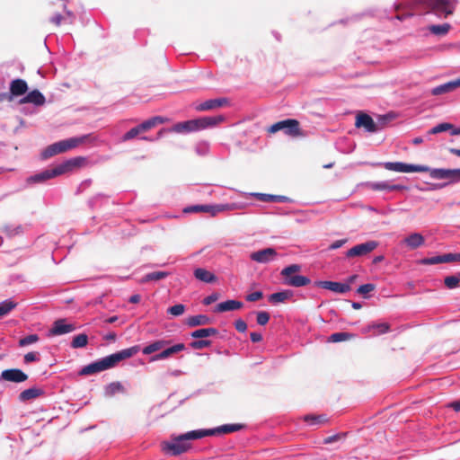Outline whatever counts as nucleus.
Segmentation results:
<instances>
[{"mask_svg": "<svg viewBox=\"0 0 460 460\" xmlns=\"http://www.w3.org/2000/svg\"><path fill=\"white\" fill-rule=\"evenodd\" d=\"M386 170L398 172H429L433 179L448 180L449 182L460 181V169H430L426 165L409 164L402 162L384 164Z\"/></svg>", "mask_w": 460, "mask_h": 460, "instance_id": "1", "label": "nucleus"}, {"mask_svg": "<svg viewBox=\"0 0 460 460\" xmlns=\"http://www.w3.org/2000/svg\"><path fill=\"white\" fill-rule=\"evenodd\" d=\"M139 346H133L118 351L116 353L111 354L105 358H101L100 360L93 362L83 367L80 371V375L87 376L111 368L118 365L120 361L129 358L136 355L139 351Z\"/></svg>", "mask_w": 460, "mask_h": 460, "instance_id": "2", "label": "nucleus"}, {"mask_svg": "<svg viewBox=\"0 0 460 460\" xmlns=\"http://www.w3.org/2000/svg\"><path fill=\"white\" fill-rule=\"evenodd\" d=\"M201 429L191 430L187 433L172 437V440L163 443V450L172 456H178L187 452L190 448L189 440L202 438Z\"/></svg>", "mask_w": 460, "mask_h": 460, "instance_id": "3", "label": "nucleus"}, {"mask_svg": "<svg viewBox=\"0 0 460 460\" xmlns=\"http://www.w3.org/2000/svg\"><path fill=\"white\" fill-rule=\"evenodd\" d=\"M223 121H225V117L223 115L202 117L177 123L173 126L172 130L178 133L197 131L215 127Z\"/></svg>", "mask_w": 460, "mask_h": 460, "instance_id": "4", "label": "nucleus"}, {"mask_svg": "<svg viewBox=\"0 0 460 460\" xmlns=\"http://www.w3.org/2000/svg\"><path fill=\"white\" fill-rule=\"evenodd\" d=\"M282 130L287 136L291 137H303L304 133L300 128V122L295 119H288L278 121L268 128L270 134H275Z\"/></svg>", "mask_w": 460, "mask_h": 460, "instance_id": "5", "label": "nucleus"}, {"mask_svg": "<svg viewBox=\"0 0 460 460\" xmlns=\"http://www.w3.org/2000/svg\"><path fill=\"white\" fill-rule=\"evenodd\" d=\"M429 12L433 13L438 17H447L453 14L456 6V0H422Z\"/></svg>", "mask_w": 460, "mask_h": 460, "instance_id": "6", "label": "nucleus"}, {"mask_svg": "<svg viewBox=\"0 0 460 460\" xmlns=\"http://www.w3.org/2000/svg\"><path fill=\"white\" fill-rule=\"evenodd\" d=\"M300 270L301 266L298 264H291L284 268L280 273L284 277V284L296 288L310 284L311 280L307 277L296 275Z\"/></svg>", "mask_w": 460, "mask_h": 460, "instance_id": "7", "label": "nucleus"}, {"mask_svg": "<svg viewBox=\"0 0 460 460\" xmlns=\"http://www.w3.org/2000/svg\"><path fill=\"white\" fill-rule=\"evenodd\" d=\"M356 128H364L369 133H376L381 130V127L367 113L359 112L356 117Z\"/></svg>", "mask_w": 460, "mask_h": 460, "instance_id": "8", "label": "nucleus"}, {"mask_svg": "<svg viewBox=\"0 0 460 460\" xmlns=\"http://www.w3.org/2000/svg\"><path fill=\"white\" fill-rule=\"evenodd\" d=\"M378 246V243L376 241H368L358 245L353 246L349 250L347 251L346 256L350 257H357V256H363L366 254H368L372 251H374Z\"/></svg>", "mask_w": 460, "mask_h": 460, "instance_id": "9", "label": "nucleus"}, {"mask_svg": "<svg viewBox=\"0 0 460 460\" xmlns=\"http://www.w3.org/2000/svg\"><path fill=\"white\" fill-rule=\"evenodd\" d=\"M0 379L13 383H22L28 379V375L19 368H10L1 373Z\"/></svg>", "mask_w": 460, "mask_h": 460, "instance_id": "10", "label": "nucleus"}, {"mask_svg": "<svg viewBox=\"0 0 460 460\" xmlns=\"http://www.w3.org/2000/svg\"><path fill=\"white\" fill-rule=\"evenodd\" d=\"M74 324L66 323V319H58L53 323L52 328L49 331V336H58L75 331Z\"/></svg>", "mask_w": 460, "mask_h": 460, "instance_id": "11", "label": "nucleus"}, {"mask_svg": "<svg viewBox=\"0 0 460 460\" xmlns=\"http://www.w3.org/2000/svg\"><path fill=\"white\" fill-rule=\"evenodd\" d=\"M314 286L331 290L338 294H343L350 290V286L349 284L335 281H316L314 282Z\"/></svg>", "mask_w": 460, "mask_h": 460, "instance_id": "12", "label": "nucleus"}, {"mask_svg": "<svg viewBox=\"0 0 460 460\" xmlns=\"http://www.w3.org/2000/svg\"><path fill=\"white\" fill-rule=\"evenodd\" d=\"M243 428L241 424H226L215 429H201L203 438L207 436H216L220 434H228L240 430Z\"/></svg>", "mask_w": 460, "mask_h": 460, "instance_id": "13", "label": "nucleus"}, {"mask_svg": "<svg viewBox=\"0 0 460 460\" xmlns=\"http://www.w3.org/2000/svg\"><path fill=\"white\" fill-rule=\"evenodd\" d=\"M277 256V252L273 248H266L251 253V260L259 263H268L273 261Z\"/></svg>", "mask_w": 460, "mask_h": 460, "instance_id": "14", "label": "nucleus"}, {"mask_svg": "<svg viewBox=\"0 0 460 460\" xmlns=\"http://www.w3.org/2000/svg\"><path fill=\"white\" fill-rule=\"evenodd\" d=\"M229 104V100L227 98H217V99H210L207 100L204 102L197 105L195 110L198 111H206L210 110L218 109L224 106H227Z\"/></svg>", "mask_w": 460, "mask_h": 460, "instance_id": "15", "label": "nucleus"}, {"mask_svg": "<svg viewBox=\"0 0 460 460\" xmlns=\"http://www.w3.org/2000/svg\"><path fill=\"white\" fill-rule=\"evenodd\" d=\"M58 175H60V172H58V169L56 166L52 169H48L40 173L32 175L30 178H28L27 181H28V182L39 183V182H43L47 180H49L51 178L58 176Z\"/></svg>", "mask_w": 460, "mask_h": 460, "instance_id": "16", "label": "nucleus"}, {"mask_svg": "<svg viewBox=\"0 0 460 460\" xmlns=\"http://www.w3.org/2000/svg\"><path fill=\"white\" fill-rule=\"evenodd\" d=\"M46 102L44 95L39 90H32L26 96L22 98L20 104L32 103L36 106H42Z\"/></svg>", "mask_w": 460, "mask_h": 460, "instance_id": "17", "label": "nucleus"}, {"mask_svg": "<svg viewBox=\"0 0 460 460\" xmlns=\"http://www.w3.org/2000/svg\"><path fill=\"white\" fill-rule=\"evenodd\" d=\"M28 91V84L23 79H14L10 83V93L9 100H12V96H21L26 93Z\"/></svg>", "mask_w": 460, "mask_h": 460, "instance_id": "18", "label": "nucleus"}, {"mask_svg": "<svg viewBox=\"0 0 460 460\" xmlns=\"http://www.w3.org/2000/svg\"><path fill=\"white\" fill-rule=\"evenodd\" d=\"M184 349H185V345L183 343H178V344H175L169 348L163 349V350L159 354L155 355L151 358V360L155 361V360L164 359V358H167L171 357L172 355L181 352Z\"/></svg>", "mask_w": 460, "mask_h": 460, "instance_id": "19", "label": "nucleus"}, {"mask_svg": "<svg viewBox=\"0 0 460 460\" xmlns=\"http://www.w3.org/2000/svg\"><path fill=\"white\" fill-rule=\"evenodd\" d=\"M86 138H87V136H83L80 137H71L68 139L58 141V143L60 146L62 153H65V152L71 150L73 148H75L79 145L84 143Z\"/></svg>", "mask_w": 460, "mask_h": 460, "instance_id": "20", "label": "nucleus"}, {"mask_svg": "<svg viewBox=\"0 0 460 460\" xmlns=\"http://www.w3.org/2000/svg\"><path fill=\"white\" fill-rule=\"evenodd\" d=\"M84 162V158L83 157H75L66 161L65 163L57 165L58 172H60V175L64 174L67 172L72 171L75 168L80 167Z\"/></svg>", "mask_w": 460, "mask_h": 460, "instance_id": "21", "label": "nucleus"}, {"mask_svg": "<svg viewBox=\"0 0 460 460\" xmlns=\"http://www.w3.org/2000/svg\"><path fill=\"white\" fill-rule=\"evenodd\" d=\"M243 303L238 300H226L225 302L219 303L217 305L215 308V312L223 313L226 311H234L239 310L243 307Z\"/></svg>", "mask_w": 460, "mask_h": 460, "instance_id": "22", "label": "nucleus"}, {"mask_svg": "<svg viewBox=\"0 0 460 460\" xmlns=\"http://www.w3.org/2000/svg\"><path fill=\"white\" fill-rule=\"evenodd\" d=\"M447 130H451V135H453V136L460 135V128H455L453 124L447 123V122L440 123V124L433 127L431 129H429L428 131V134L434 135V134H438V133L445 132Z\"/></svg>", "mask_w": 460, "mask_h": 460, "instance_id": "23", "label": "nucleus"}, {"mask_svg": "<svg viewBox=\"0 0 460 460\" xmlns=\"http://www.w3.org/2000/svg\"><path fill=\"white\" fill-rule=\"evenodd\" d=\"M171 343V341L170 340H159V341H154L153 343L146 346L142 352L145 354V355H149V354H152L154 352H156L158 350H161L163 349H164L167 345H169Z\"/></svg>", "mask_w": 460, "mask_h": 460, "instance_id": "24", "label": "nucleus"}, {"mask_svg": "<svg viewBox=\"0 0 460 460\" xmlns=\"http://www.w3.org/2000/svg\"><path fill=\"white\" fill-rule=\"evenodd\" d=\"M43 393L44 392L42 389L37 388V387H31L29 389H25L19 394V401L27 402V401L38 398L39 396L43 394Z\"/></svg>", "mask_w": 460, "mask_h": 460, "instance_id": "25", "label": "nucleus"}, {"mask_svg": "<svg viewBox=\"0 0 460 460\" xmlns=\"http://www.w3.org/2000/svg\"><path fill=\"white\" fill-rule=\"evenodd\" d=\"M369 187L373 190H389V191L402 190L405 189V187L402 185H398V184L391 185L386 181L371 182V183H369Z\"/></svg>", "mask_w": 460, "mask_h": 460, "instance_id": "26", "label": "nucleus"}, {"mask_svg": "<svg viewBox=\"0 0 460 460\" xmlns=\"http://www.w3.org/2000/svg\"><path fill=\"white\" fill-rule=\"evenodd\" d=\"M194 276L197 279L203 281L205 283H212L215 282L217 279V277L212 272L203 268L196 269L194 270Z\"/></svg>", "mask_w": 460, "mask_h": 460, "instance_id": "27", "label": "nucleus"}, {"mask_svg": "<svg viewBox=\"0 0 460 460\" xmlns=\"http://www.w3.org/2000/svg\"><path fill=\"white\" fill-rule=\"evenodd\" d=\"M211 323V319L205 314H198L190 316L186 320V324L190 327H196L199 325H207Z\"/></svg>", "mask_w": 460, "mask_h": 460, "instance_id": "28", "label": "nucleus"}, {"mask_svg": "<svg viewBox=\"0 0 460 460\" xmlns=\"http://www.w3.org/2000/svg\"><path fill=\"white\" fill-rule=\"evenodd\" d=\"M218 211H221L219 207H212L208 205H196L191 206L189 208H186L184 209V212L190 213V212H207L211 213L212 215H216Z\"/></svg>", "mask_w": 460, "mask_h": 460, "instance_id": "29", "label": "nucleus"}, {"mask_svg": "<svg viewBox=\"0 0 460 460\" xmlns=\"http://www.w3.org/2000/svg\"><path fill=\"white\" fill-rule=\"evenodd\" d=\"M404 243L410 249H416L424 243V237L420 234L414 233L406 237Z\"/></svg>", "mask_w": 460, "mask_h": 460, "instance_id": "30", "label": "nucleus"}, {"mask_svg": "<svg viewBox=\"0 0 460 460\" xmlns=\"http://www.w3.org/2000/svg\"><path fill=\"white\" fill-rule=\"evenodd\" d=\"M166 120L167 119L161 116L152 117L140 124L141 129L143 130V132H146L159 124L164 123Z\"/></svg>", "mask_w": 460, "mask_h": 460, "instance_id": "31", "label": "nucleus"}, {"mask_svg": "<svg viewBox=\"0 0 460 460\" xmlns=\"http://www.w3.org/2000/svg\"><path fill=\"white\" fill-rule=\"evenodd\" d=\"M292 296H293V292L291 290H284L281 292H276V293L271 294L269 296V301L270 303H274V304L283 303L286 300H288L289 298H291Z\"/></svg>", "mask_w": 460, "mask_h": 460, "instance_id": "32", "label": "nucleus"}, {"mask_svg": "<svg viewBox=\"0 0 460 460\" xmlns=\"http://www.w3.org/2000/svg\"><path fill=\"white\" fill-rule=\"evenodd\" d=\"M259 200L263 202H284L288 199L285 196L280 195H270L265 193H255L253 194Z\"/></svg>", "mask_w": 460, "mask_h": 460, "instance_id": "33", "label": "nucleus"}, {"mask_svg": "<svg viewBox=\"0 0 460 460\" xmlns=\"http://www.w3.org/2000/svg\"><path fill=\"white\" fill-rule=\"evenodd\" d=\"M218 334V331L216 328H203L199 329L191 332V337L195 339H201L209 336H216Z\"/></svg>", "mask_w": 460, "mask_h": 460, "instance_id": "34", "label": "nucleus"}, {"mask_svg": "<svg viewBox=\"0 0 460 460\" xmlns=\"http://www.w3.org/2000/svg\"><path fill=\"white\" fill-rule=\"evenodd\" d=\"M456 89L454 81L447 82L444 84L438 85L431 90L433 95H440L446 93H449Z\"/></svg>", "mask_w": 460, "mask_h": 460, "instance_id": "35", "label": "nucleus"}, {"mask_svg": "<svg viewBox=\"0 0 460 460\" xmlns=\"http://www.w3.org/2000/svg\"><path fill=\"white\" fill-rule=\"evenodd\" d=\"M451 29V25L449 23H443L438 25H430L429 26V31L438 36H445L448 33Z\"/></svg>", "mask_w": 460, "mask_h": 460, "instance_id": "36", "label": "nucleus"}, {"mask_svg": "<svg viewBox=\"0 0 460 460\" xmlns=\"http://www.w3.org/2000/svg\"><path fill=\"white\" fill-rule=\"evenodd\" d=\"M354 338V334L349 332H334L328 338V342H341L349 341Z\"/></svg>", "mask_w": 460, "mask_h": 460, "instance_id": "37", "label": "nucleus"}, {"mask_svg": "<svg viewBox=\"0 0 460 460\" xmlns=\"http://www.w3.org/2000/svg\"><path fill=\"white\" fill-rule=\"evenodd\" d=\"M169 276V272L166 271H155L148 273L143 277L141 279L142 283L148 281H158Z\"/></svg>", "mask_w": 460, "mask_h": 460, "instance_id": "38", "label": "nucleus"}, {"mask_svg": "<svg viewBox=\"0 0 460 460\" xmlns=\"http://www.w3.org/2000/svg\"><path fill=\"white\" fill-rule=\"evenodd\" d=\"M62 154L60 146L58 142L49 146L41 154L42 158L47 159L56 155Z\"/></svg>", "mask_w": 460, "mask_h": 460, "instance_id": "39", "label": "nucleus"}, {"mask_svg": "<svg viewBox=\"0 0 460 460\" xmlns=\"http://www.w3.org/2000/svg\"><path fill=\"white\" fill-rule=\"evenodd\" d=\"M17 306V303L13 300H4L0 303V317L5 316L8 314L13 309Z\"/></svg>", "mask_w": 460, "mask_h": 460, "instance_id": "40", "label": "nucleus"}, {"mask_svg": "<svg viewBox=\"0 0 460 460\" xmlns=\"http://www.w3.org/2000/svg\"><path fill=\"white\" fill-rule=\"evenodd\" d=\"M88 343V337L84 333L78 334L74 337L71 346L72 348L77 349V348H84Z\"/></svg>", "mask_w": 460, "mask_h": 460, "instance_id": "41", "label": "nucleus"}, {"mask_svg": "<svg viewBox=\"0 0 460 460\" xmlns=\"http://www.w3.org/2000/svg\"><path fill=\"white\" fill-rule=\"evenodd\" d=\"M125 392V388L124 386L122 385L121 383L119 382H113V383H111L107 387H106V394L108 395H114L118 393H124Z\"/></svg>", "mask_w": 460, "mask_h": 460, "instance_id": "42", "label": "nucleus"}, {"mask_svg": "<svg viewBox=\"0 0 460 460\" xmlns=\"http://www.w3.org/2000/svg\"><path fill=\"white\" fill-rule=\"evenodd\" d=\"M304 420L310 425L324 423L327 420L324 415H306L304 417Z\"/></svg>", "mask_w": 460, "mask_h": 460, "instance_id": "43", "label": "nucleus"}, {"mask_svg": "<svg viewBox=\"0 0 460 460\" xmlns=\"http://www.w3.org/2000/svg\"><path fill=\"white\" fill-rule=\"evenodd\" d=\"M141 133H143V130L141 129V126L139 124L137 127L129 129L127 133H125L122 137V141H128L130 139H133Z\"/></svg>", "mask_w": 460, "mask_h": 460, "instance_id": "44", "label": "nucleus"}, {"mask_svg": "<svg viewBox=\"0 0 460 460\" xmlns=\"http://www.w3.org/2000/svg\"><path fill=\"white\" fill-rule=\"evenodd\" d=\"M444 283H445V286L450 289L458 287V285L460 283V274L458 276L451 275V276L446 277L444 279Z\"/></svg>", "mask_w": 460, "mask_h": 460, "instance_id": "45", "label": "nucleus"}, {"mask_svg": "<svg viewBox=\"0 0 460 460\" xmlns=\"http://www.w3.org/2000/svg\"><path fill=\"white\" fill-rule=\"evenodd\" d=\"M39 340H40V337L38 334H31V335H28L26 337L20 339L19 346L25 347V346L36 343Z\"/></svg>", "mask_w": 460, "mask_h": 460, "instance_id": "46", "label": "nucleus"}, {"mask_svg": "<svg viewBox=\"0 0 460 460\" xmlns=\"http://www.w3.org/2000/svg\"><path fill=\"white\" fill-rule=\"evenodd\" d=\"M167 312L173 316H180L185 312V305L177 304L168 308Z\"/></svg>", "mask_w": 460, "mask_h": 460, "instance_id": "47", "label": "nucleus"}, {"mask_svg": "<svg viewBox=\"0 0 460 460\" xmlns=\"http://www.w3.org/2000/svg\"><path fill=\"white\" fill-rule=\"evenodd\" d=\"M394 118L392 114L381 115L377 118V121L376 124L381 127V130L385 128V126Z\"/></svg>", "mask_w": 460, "mask_h": 460, "instance_id": "48", "label": "nucleus"}, {"mask_svg": "<svg viewBox=\"0 0 460 460\" xmlns=\"http://www.w3.org/2000/svg\"><path fill=\"white\" fill-rule=\"evenodd\" d=\"M270 320V314L265 311H261L257 313L256 321L259 325H266Z\"/></svg>", "mask_w": 460, "mask_h": 460, "instance_id": "49", "label": "nucleus"}, {"mask_svg": "<svg viewBox=\"0 0 460 460\" xmlns=\"http://www.w3.org/2000/svg\"><path fill=\"white\" fill-rule=\"evenodd\" d=\"M370 328L376 330L377 334H383L389 331L390 325L387 323H375Z\"/></svg>", "mask_w": 460, "mask_h": 460, "instance_id": "50", "label": "nucleus"}, {"mask_svg": "<svg viewBox=\"0 0 460 460\" xmlns=\"http://www.w3.org/2000/svg\"><path fill=\"white\" fill-rule=\"evenodd\" d=\"M210 345L211 341L208 340L195 341L190 343V347L194 349H202L206 347H209Z\"/></svg>", "mask_w": 460, "mask_h": 460, "instance_id": "51", "label": "nucleus"}, {"mask_svg": "<svg viewBox=\"0 0 460 460\" xmlns=\"http://www.w3.org/2000/svg\"><path fill=\"white\" fill-rule=\"evenodd\" d=\"M442 256V263L460 261V253H446Z\"/></svg>", "mask_w": 460, "mask_h": 460, "instance_id": "52", "label": "nucleus"}, {"mask_svg": "<svg viewBox=\"0 0 460 460\" xmlns=\"http://www.w3.org/2000/svg\"><path fill=\"white\" fill-rule=\"evenodd\" d=\"M420 263L424 265L439 264L442 263V256L438 255L430 258H424L420 261Z\"/></svg>", "mask_w": 460, "mask_h": 460, "instance_id": "53", "label": "nucleus"}, {"mask_svg": "<svg viewBox=\"0 0 460 460\" xmlns=\"http://www.w3.org/2000/svg\"><path fill=\"white\" fill-rule=\"evenodd\" d=\"M346 437V433H338L332 436H329L323 439V444L328 445L334 442H337Z\"/></svg>", "mask_w": 460, "mask_h": 460, "instance_id": "54", "label": "nucleus"}, {"mask_svg": "<svg viewBox=\"0 0 460 460\" xmlns=\"http://www.w3.org/2000/svg\"><path fill=\"white\" fill-rule=\"evenodd\" d=\"M376 288V286L374 284H371V283H367V284H364V285H361L357 292L360 295H366L373 290H375Z\"/></svg>", "mask_w": 460, "mask_h": 460, "instance_id": "55", "label": "nucleus"}, {"mask_svg": "<svg viewBox=\"0 0 460 460\" xmlns=\"http://www.w3.org/2000/svg\"><path fill=\"white\" fill-rule=\"evenodd\" d=\"M262 296H263V293L261 291H255V292H252V293L247 295L246 300L249 302H255V301L261 299Z\"/></svg>", "mask_w": 460, "mask_h": 460, "instance_id": "56", "label": "nucleus"}, {"mask_svg": "<svg viewBox=\"0 0 460 460\" xmlns=\"http://www.w3.org/2000/svg\"><path fill=\"white\" fill-rule=\"evenodd\" d=\"M219 299V294L218 293H212L211 295L208 296L203 299V304L205 305H211L212 303L217 301Z\"/></svg>", "mask_w": 460, "mask_h": 460, "instance_id": "57", "label": "nucleus"}, {"mask_svg": "<svg viewBox=\"0 0 460 460\" xmlns=\"http://www.w3.org/2000/svg\"><path fill=\"white\" fill-rule=\"evenodd\" d=\"M235 329L240 332H244L247 330V323L243 319H237L234 322Z\"/></svg>", "mask_w": 460, "mask_h": 460, "instance_id": "58", "label": "nucleus"}, {"mask_svg": "<svg viewBox=\"0 0 460 460\" xmlns=\"http://www.w3.org/2000/svg\"><path fill=\"white\" fill-rule=\"evenodd\" d=\"M39 358L37 357V354L35 352H29L24 355V362L26 364L38 361Z\"/></svg>", "mask_w": 460, "mask_h": 460, "instance_id": "59", "label": "nucleus"}, {"mask_svg": "<svg viewBox=\"0 0 460 460\" xmlns=\"http://www.w3.org/2000/svg\"><path fill=\"white\" fill-rule=\"evenodd\" d=\"M347 242L346 239L337 240L330 245L331 250H335L341 247Z\"/></svg>", "mask_w": 460, "mask_h": 460, "instance_id": "60", "label": "nucleus"}, {"mask_svg": "<svg viewBox=\"0 0 460 460\" xmlns=\"http://www.w3.org/2000/svg\"><path fill=\"white\" fill-rule=\"evenodd\" d=\"M250 338L252 342H260L262 340V336L259 332H251Z\"/></svg>", "mask_w": 460, "mask_h": 460, "instance_id": "61", "label": "nucleus"}, {"mask_svg": "<svg viewBox=\"0 0 460 460\" xmlns=\"http://www.w3.org/2000/svg\"><path fill=\"white\" fill-rule=\"evenodd\" d=\"M63 19L64 17L61 14H56L51 18V22H53L57 26H59Z\"/></svg>", "mask_w": 460, "mask_h": 460, "instance_id": "62", "label": "nucleus"}, {"mask_svg": "<svg viewBox=\"0 0 460 460\" xmlns=\"http://www.w3.org/2000/svg\"><path fill=\"white\" fill-rule=\"evenodd\" d=\"M448 406L453 408L456 411H460V400L452 402Z\"/></svg>", "mask_w": 460, "mask_h": 460, "instance_id": "63", "label": "nucleus"}, {"mask_svg": "<svg viewBox=\"0 0 460 460\" xmlns=\"http://www.w3.org/2000/svg\"><path fill=\"white\" fill-rule=\"evenodd\" d=\"M140 299H141V296L139 295L136 294V295H133L130 296L129 302L133 303V304H137L140 301Z\"/></svg>", "mask_w": 460, "mask_h": 460, "instance_id": "64", "label": "nucleus"}]
</instances>
